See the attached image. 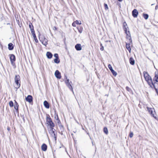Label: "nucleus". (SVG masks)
I'll return each mask as SVG.
<instances>
[{
	"mask_svg": "<svg viewBox=\"0 0 158 158\" xmlns=\"http://www.w3.org/2000/svg\"><path fill=\"white\" fill-rule=\"evenodd\" d=\"M125 33L127 34V38L130 41V42H131L132 40L131 37V34L129 30L128 31V32H127V33Z\"/></svg>",
	"mask_w": 158,
	"mask_h": 158,
	"instance_id": "9d476101",
	"label": "nucleus"
},
{
	"mask_svg": "<svg viewBox=\"0 0 158 158\" xmlns=\"http://www.w3.org/2000/svg\"><path fill=\"white\" fill-rule=\"evenodd\" d=\"M103 131L104 133L106 134H108V130L107 128L106 127H105L103 129Z\"/></svg>",
	"mask_w": 158,
	"mask_h": 158,
	"instance_id": "393cba45",
	"label": "nucleus"
},
{
	"mask_svg": "<svg viewBox=\"0 0 158 158\" xmlns=\"http://www.w3.org/2000/svg\"><path fill=\"white\" fill-rule=\"evenodd\" d=\"M79 32L81 33L83 31V28L81 27H80L79 28H77Z\"/></svg>",
	"mask_w": 158,
	"mask_h": 158,
	"instance_id": "c85d7f7f",
	"label": "nucleus"
},
{
	"mask_svg": "<svg viewBox=\"0 0 158 158\" xmlns=\"http://www.w3.org/2000/svg\"><path fill=\"white\" fill-rule=\"evenodd\" d=\"M118 0L120 2H121L122 1V0Z\"/></svg>",
	"mask_w": 158,
	"mask_h": 158,
	"instance_id": "8fccbe9b",
	"label": "nucleus"
},
{
	"mask_svg": "<svg viewBox=\"0 0 158 158\" xmlns=\"http://www.w3.org/2000/svg\"><path fill=\"white\" fill-rule=\"evenodd\" d=\"M46 56L49 59H51L52 56V54L50 52H47L46 53Z\"/></svg>",
	"mask_w": 158,
	"mask_h": 158,
	"instance_id": "2eb2a0df",
	"label": "nucleus"
},
{
	"mask_svg": "<svg viewBox=\"0 0 158 158\" xmlns=\"http://www.w3.org/2000/svg\"><path fill=\"white\" fill-rule=\"evenodd\" d=\"M39 38L40 41L44 45L46 46L47 45L48 40L44 36H40Z\"/></svg>",
	"mask_w": 158,
	"mask_h": 158,
	"instance_id": "7ed1b4c3",
	"label": "nucleus"
},
{
	"mask_svg": "<svg viewBox=\"0 0 158 158\" xmlns=\"http://www.w3.org/2000/svg\"><path fill=\"white\" fill-rule=\"evenodd\" d=\"M29 26L30 29V30L34 29L33 26L32 25V23H29Z\"/></svg>",
	"mask_w": 158,
	"mask_h": 158,
	"instance_id": "cd10ccee",
	"label": "nucleus"
},
{
	"mask_svg": "<svg viewBox=\"0 0 158 158\" xmlns=\"http://www.w3.org/2000/svg\"><path fill=\"white\" fill-rule=\"evenodd\" d=\"M108 67L109 68V69H110V70L111 71L113 70V69L111 65V64H108Z\"/></svg>",
	"mask_w": 158,
	"mask_h": 158,
	"instance_id": "473e14b6",
	"label": "nucleus"
},
{
	"mask_svg": "<svg viewBox=\"0 0 158 158\" xmlns=\"http://www.w3.org/2000/svg\"><path fill=\"white\" fill-rule=\"evenodd\" d=\"M42 150L44 151H45L47 149V146L45 144H43L41 146Z\"/></svg>",
	"mask_w": 158,
	"mask_h": 158,
	"instance_id": "ddd939ff",
	"label": "nucleus"
},
{
	"mask_svg": "<svg viewBox=\"0 0 158 158\" xmlns=\"http://www.w3.org/2000/svg\"><path fill=\"white\" fill-rule=\"evenodd\" d=\"M143 73L145 80L147 82L148 85L151 87H153L155 89H156V86H158V83H153L151 77L147 72H144Z\"/></svg>",
	"mask_w": 158,
	"mask_h": 158,
	"instance_id": "f257e3e1",
	"label": "nucleus"
},
{
	"mask_svg": "<svg viewBox=\"0 0 158 158\" xmlns=\"http://www.w3.org/2000/svg\"><path fill=\"white\" fill-rule=\"evenodd\" d=\"M130 63V64L132 65H133L135 64V60L132 57H131L129 60Z\"/></svg>",
	"mask_w": 158,
	"mask_h": 158,
	"instance_id": "412c9836",
	"label": "nucleus"
},
{
	"mask_svg": "<svg viewBox=\"0 0 158 158\" xmlns=\"http://www.w3.org/2000/svg\"><path fill=\"white\" fill-rule=\"evenodd\" d=\"M111 72L114 76H115L117 75V73L114 70L111 71Z\"/></svg>",
	"mask_w": 158,
	"mask_h": 158,
	"instance_id": "c756f323",
	"label": "nucleus"
},
{
	"mask_svg": "<svg viewBox=\"0 0 158 158\" xmlns=\"http://www.w3.org/2000/svg\"><path fill=\"white\" fill-rule=\"evenodd\" d=\"M46 118L47 124L52 121L51 118L49 115H47Z\"/></svg>",
	"mask_w": 158,
	"mask_h": 158,
	"instance_id": "f3484780",
	"label": "nucleus"
},
{
	"mask_svg": "<svg viewBox=\"0 0 158 158\" xmlns=\"http://www.w3.org/2000/svg\"><path fill=\"white\" fill-rule=\"evenodd\" d=\"M44 106L47 109L49 108V106L48 103L46 101H45L44 102Z\"/></svg>",
	"mask_w": 158,
	"mask_h": 158,
	"instance_id": "f8f14e48",
	"label": "nucleus"
},
{
	"mask_svg": "<svg viewBox=\"0 0 158 158\" xmlns=\"http://www.w3.org/2000/svg\"><path fill=\"white\" fill-rule=\"evenodd\" d=\"M67 86H68V87L69 88V89L72 91L73 93V89L72 88V87L71 85L70 84V83H68L66 84Z\"/></svg>",
	"mask_w": 158,
	"mask_h": 158,
	"instance_id": "aec40b11",
	"label": "nucleus"
},
{
	"mask_svg": "<svg viewBox=\"0 0 158 158\" xmlns=\"http://www.w3.org/2000/svg\"><path fill=\"white\" fill-rule=\"evenodd\" d=\"M132 14L134 17L136 18L138 15V12L136 9H135L132 11Z\"/></svg>",
	"mask_w": 158,
	"mask_h": 158,
	"instance_id": "423d86ee",
	"label": "nucleus"
},
{
	"mask_svg": "<svg viewBox=\"0 0 158 158\" xmlns=\"http://www.w3.org/2000/svg\"><path fill=\"white\" fill-rule=\"evenodd\" d=\"M15 101V103L14 108L15 110H17L18 109V107L19 106L17 102Z\"/></svg>",
	"mask_w": 158,
	"mask_h": 158,
	"instance_id": "4be33fe9",
	"label": "nucleus"
},
{
	"mask_svg": "<svg viewBox=\"0 0 158 158\" xmlns=\"http://www.w3.org/2000/svg\"><path fill=\"white\" fill-rule=\"evenodd\" d=\"M26 100L29 102H31L32 101V97L30 95H28L26 98Z\"/></svg>",
	"mask_w": 158,
	"mask_h": 158,
	"instance_id": "1a4fd4ad",
	"label": "nucleus"
},
{
	"mask_svg": "<svg viewBox=\"0 0 158 158\" xmlns=\"http://www.w3.org/2000/svg\"><path fill=\"white\" fill-rule=\"evenodd\" d=\"M54 62L55 63L58 64L59 63L60 61L59 58H55L54 60Z\"/></svg>",
	"mask_w": 158,
	"mask_h": 158,
	"instance_id": "b1692460",
	"label": "nucleus"
},
{
	"mask_svg": "<svg viewBox=\"0 0 158 158\" xmlns=\"http://www.w3.org/2000/svg\"><path fill=\"white\" fill-rule=\"evenodd\" d=\"M54 29H55V30H56V27H54V28H53Z\"/></svg>",
	"mask_w": 158,
	"mask_h": 158,
	"instance_id": "de8ad7c7",
	"label": "nucleus"
},
{
	"mask_svg": "<svg viewBox=\"0 0 158 158\" xmlns=\"http://www.w3.org/2000/svg\"><path fill=\"white\" fill-rule=\"evenodd\" d=\"M155 79L156 82H158V75H155Z\"/></svg>",
	"mask_w": 158,
	"mask_h": 158,
	"instance_id": "72a5a7b5",
	"label": "nucleus"
},
{
	"mask_svg": "<svg viewBox=\"0 0 158 158\" xmlns=\"http://www.w3.org/2000/svg\"><path fill=\"white\" fill-rule=\"evenodd\" d=\"M123 29H124L125 33H127V32H128V31L129 30V28L128 27L123 28Z\"/></svg>",
	"mask_w": 158,
	"mask_h": 158,
	"instance_id": "bb28decb",
	"label": "nucleus"
},
{
	"mask_svg": "<svg viewBox=\"0 0 158 158\" xmlns=\"http://www.w3.org/2000/svg\"><path fill=\"white\" fill-rule=\"evenodd\" d=\"M33 36V37L34 38V39L35 41V42L38 43V40L36 38L35 34H34Z\"/></svg>",
	"mask_w": 158,
	"mask_h": 158,
	"instance_id": "a878e982",
	"label": "nucleus"
},
{
	"mask_svg": "<svg viewBox=\"0 0 158 158\" xmlns=\"http://www.w3.org/2000/svg\"><path fill=\"white\" fill-rule=\"evenodd\" d=\"M133 134L132 132L130 131V134L129 135V136L130 138H132L133 137Z\"/></svg>",
	"mask_w": 158,
	"mask_h": 158,
	"instance_id": "c9c22d12",
	"label": "nucleus"
},
{
	"mask_svg": "<svg viewBox=\"0 0 158 158\" xmlns=\"http://www.w3.org/2000/svg\"><path fill=\"white\" fill-rule=\"evenodd\" d=\"M76 23H75V22H73L72 23V26L74 27H76Z\"/></svg>",
	"mask_w": 158,
	"mask_h": 158,
	"instance_id": "37998d69",
	"label": "nucleus"
},
{
	"mask_svg": "<svg viewBox=\"0 0 158 158\" xmlns=\"http://www.w3.org/2000/svg\"><path fill=\"white\" fill-rule=\"evenodd\" d=\"M30 30H31V33L33 35L34 34H35V31H34V29H31Z\"/></svg>",
	"mask_w": 158,
	"mask_h": 158,
	"instance_id": "4c0bfd02",
	"label": "nucleus"
},
{
	"mask_svg": "<svg viewBox=\"0 0 158 158\" xmlns=\"http://www.w3.org/2000/svg\"><path fill=\"white\" fill-rule=\"evenodd\" d=\"M15 82L16 84V89H18L20 86V77L19 75H15Z\"/></svg>",
	"mask_w": 158,
	"mask_h": 158,
	"instance_id": "f03ea898",
	"label": "nucleus"
},
{
	"mask_svg": "<svg viewBox=\"0 0 158 158\" xmlns=\"http://www.w3.org/2000/svg\"><path fill=\"white\" fill-rule=\"evenodd\" d=\"M48 126H49L50 128H53L55 126V125L54 123L52 121H51L47 124Z\"/></svg>",
	"mask_w": 158,
	"mask_h": 158,
	"instance_id": "4468645a",
	"label": "nucleus"
},
{
	"mask_svg": "<svg viewBox=\"0 0 158 158\" xmlns=\"http://www.w3.org/2000/svg\"><path fill=\"white\" fill-rule=\"evenodd\" d=\"M157 9H158V5H157L155 7V9L157 10Z\"/></svg>",
	"mask_w": 158,
	"mask_h": 158,
	"instance_id": "a18cd8bd",
	"label": "nucleus"
},
{
	"mask_svg": "<svg viewBox=\"0 0 158 158\" xmlns=\"http://www.w3.org/2000/svg\"><path fill=\"white\" fill-rule=\"evenodd\" d=\"M149 113L151 114V115L154 117L155 118H156V117L155 115V111L154 108H149L147 107Z\"/></svg>",
	"mask_w": 158,
	"mask_h": 158,
	"instance_id": "20e7f679",
	"label": "nucleus"
},
{
	"mask_svg": "<svg viewBox=\"0 0 158 158\" xmlns=\"http://www.w3.org/2000/svg\"><path fill=\"white\" fill-rule=\"evenodd\" d=\"M9 105L10 107H13L14 106L13 102L12 101H10L9 102Z\"/></svg>",
	"mask_w": 158,
	"mask_h": 158,
	"instance_id": "2f4dec72",
	"label": "nucleus"
},
{
	"mask_svg": "<svg viewBox=\"0 0 158 158\" xmlns=\"http://www.w3.org/2000/svg\"><path fill=\"white\" fill-rule=\"evenodd\" d=\"M7 129L8 131H9L10 130V128L8 127L7 128Z\"/></svg>",
	"mask_w": 158,
	"mask_h": 158,
	"instance_id": "49530a36",
	"label": "nucleus"
},
{
	"mask_svg": "<svg viewBox=\"0 0 158 158\" xmlns=\"http://www.w3.org/2000/svg\"><path fill=\"white\" fill-rule=\"evenodd\" d=\"M105 9L106 10H107L108 9V7L106 3L104 4Z\"/></svg>",
	"mask_w": 158,
	"mask_h": 158,
	"instance_id": "7c9ffc66",
	"label": "nucleus"
},
{
	"mask_svg": "<svg viewBox=\"0 0 158 158\" xmlns=\"http://www.w3.org/2000/svg\"><path fill=\"white\" fill-rule=\"evenodd\" d=\"M100 46H101V47H102V44H100Z\"/></svg>",
	"mask_w": 158,
	"mask_h": 158,
	"instance_id": "09e8293b",
	"label": "nucleus"
},
{
	"mask_svg": "<svg viewBox=\"0 0 158 158\" xmlns=\"http://www.w3.org/2000/svg\"><path fill=\"white\" fill-rule=\"evenodd\" d=\"M53 129H54L53 128H50V130H49V132L51 135L53 137H54L55 139L56 140V137L55 136V134L53 130Z\"/></svg>",
	"mask_w": 158,
	"mask_h": 158,
	"instance_id": "39448f33",
	"label": "nucleus"
},
{
	"mask_svg": "<svg viewBox=\"0 0 158 158\" xmlns=\"http://www.w3.org/2000/svg\"><path fill=\"white\" fill-rule=\"evenodd\" d=\"M75 48L77 51H80L82 49L81 45L80 44H77L75 46Z\"/></svg>",
	"mask_w": 158,
	"mask_h": 158,
	"instance_id": "9b49d317",
	"label": "nucleus"
},
{
	"mask_svg": "<svg viewBox=\"0 0 158 158\" xmlns=\"http://www.w3.org/2000/svg\"><path fill=\"white\" fill-rule=\"evenodd\" d=\"M143 16L145 19H148V15L146 14H143Z\"/></svg>",
	"mask_w": 158,
	"mask_h": 158,
	"instance_id": "5701e85b",
	"label": "nucleus"
},
{
	"mask_svg": "<svg viewBox=\"0 0 158 158\" xmlns=\"http://www.w3.org/2000/svg\"><path fill=\"white\" fill-rule=\"evenodd\" d=\"M100 49L102 51H103L104 50V47L103 46H102V47Z\"/></svg>",
	"mask_w": 158,
	"mask_h": 158,
	"instance_id": "c03bdc74",
	"label": "nucleus"
},
{
	"mask_svg": "<svg viewBox=\"0 0 158 158\" xmlns=\"http://www.w3.org/2000/svg\"><path fill=\"white\" fill-rule=\"evenodd\" d=\"M75 22V23H76V24H80V25L81 24V21L79 22V21L76 20Z\"/></svg>",
	"mask_w": 158,
	"mask_h": 158,
	"instance_id": "58836bf2",
	"label": "nucleus"
},
{
	"mask_svg": "<svg viewBox=\"0 0 158 158\" xmlns=\"http://www.w3.org/2000/svg\"><path fill=\"white\" fill-rule=\"evenodd\" d=\"M10 59L11 63L12 64L13 62L15 60V56L13 54L10 55Z\"/></svg>",
	"mask_w": 158,
	"mask_h": 158,
	"instance_id": "0eeeda50",
	"label": "nucleus"
},
{
	"mask_svg": "<svg viewBox=\"0 0 158 158\" xmlns=\"http://www.w3.org/2000/svg\"><path fill=\"white\" fill-rule=\"evenodd\" d=\"M38 158H39V157Z\"/></svg>",
	"mask_w": 158,
	"mask_h": 158,
	"instance_id": "603ef678",
	"label": "nucleus"
},
{
	"mask_svg": "<svg viewBox=\"0 0 158 158\" xmlns=\"http://www.w3.org/2000/svg\"><path fill=\"white\" fill-rule=\"evenodd\" d=\"M55 77L58 79H60L61 78L60 73L58 70L56 71L55 73Z\"/></svg>",
	"mask_w": 158,
	"mask_h": 158,
	"instance_id": "6e6552de",
	"label": "nucleus"
},
{
	"mask_svg": "<svg viewBox=\"0 0 158 158\" xmlns=\"http://www.w3.org/2000/svg\"><path fill=\"white\" fill-rule=\"evenodd\" d=\"M55 119H56L59 121H60V120H59V119L58 118V115L56 114H55Z\"/></svg>",
	"mask_w": 158,
	"mask_h": 158,
	"instance_id": "f704fd0d",
	"label": "nucleus"
},
{
	"mask_svg": "<svg viewBox=\"0 0 158 158\" xmlns=\"http://www.w3.org/2000/svg\"><path fill=\"white\" fill-rule=\"evenodd\" d=\"M123 28L127 27V24L126 23V22H124L123 23Z\"/></svg>",
	"mask_w": 158,
	"mask_h": 158,
	"instance_id": "e433bc0d",
	"label": "nucleus"
},
{
	"mask_svg": "<svg viewBox=\"0 0 158 158\" xmlns=\"http://www.w3.org/2000/svg\"><path fill=\"white\" fill-rule=\"evenodd\" d=\"M66 78L67 79V80L65 81V83L66 84L69 83V79H67V77L66 76Z\"/></svg>",
	"mask_w": 158,
	"mask_h": 158,
	"instance_id": "ea45409f",
	"label": "nucleus"
},
{
	"mask_svg": "<svg viewBox=\"0 0 158 158\" xmlns=\"http://www.w3.org/2000/svg\"><path fill=\"white\" fill-rule=\"evenodd\" d=\"M8 49L10 50H12L14 48L13 44L12 43H9L8 45Z\"/></svg>",
	"mask_w": 158,
	"mask_h": 158,
	"instance_id": "dca6fc26",
	"label": "nucleus"
},
{
	"mask_svg": "<svg viewBox=\"0 0 158 158\" xmlns=\"http://www.w3.org/2000/svg\"><path fill=\"white\" fill-rule=\"evenodd\" d=\"M154 5V4H152L151 5H152V6H153V5Z\"/></svg>",
	"mask_w": 158,
	"mask_h": 158,
	"instance_id": "3c124183",
	"label": "nucleus"
},
{
	"mask_svg": "<svg viewBox=\"0 0 158 158\" xmlns=\"http://www.w3.org/2000/svg\"><path fill=\"white\" fill-rule=\"evenodd\" d=\"M54 56L56 58H58V54L57 53H55L54 54Z\"/></svg>",
	"mask_w": 158,
	"mask_h": 158,
	"instance_id": "a19ab883",
	"label": "nucleus"
},
{
	"mask_svg": "<svg viewBox=\"0 0 158 158\" xmlns=\"http://www.w3.org/2000/svg\"><path fill=\"white\" fill-rule=\"evenodd\" d=\"M126 89L128 91H130L131 90V89L128 86L126 87Z\"/></svg>",
	"mask_w": 158,
	"mask_h": 158,
	"instance_id": "79ce46f5",
	"label": "nucleus"
},
{
	"mask_svg": "<svg viewBox=\"0 0 158 158\" xmlns=\"http://www.w3.org/2000/svg\"><path fill=\"white\" fill-rule=\"evenodd\" d=\"M67 86H68V87L69 88V89L72 91L73 93V89L72 88V87L71 85L70 84V83H68L66 84Z\"/></svg>",
	"mask_w": 158,
	"mask_h": 158,
	"instance_id": "6ab92c4d",
	"label": "nucleus"
},
{
	"mask_svg": "<svg viewBox=\"0 0 158 158\" xmlns=\"http://www.w3.org/2000/svg\"><path fill=\"white\" fill-rule=\"evenodd\" d=\"M126 47L127 48V49L128 51L130 52L131 50V44H126Z\"/></svg>",
	"mask_w": 158,
	"mask_h": 158,
	"instance_id": "a211bd4d",
	"label": "nucleus"
}]
</instances>
